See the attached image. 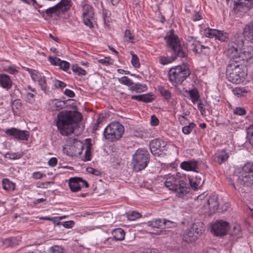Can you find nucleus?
Returning <instances> with one entry per match:
<instances>
[{
	"instance_id": "35",
	"label": "nucleus",
	"mask_w": 253,
	"mask_h": 253,
	"mask_svg": "<svg viewBox=\"0 0 253 253\" xmlns=\"http://www.w3.org/2000/svg\"><path fill=\"white\" fill-rule=\"evenodd\" d=\"M192 50L195 53H202V46L201 42L196 40H194L193 42L192 43Z\"/></svg>"
},
{
	"instance_id": "41",
	"label": "nucleus",
	"mask_w": 253,
	"mask_h": 253,
	"mask_svg": "<svg viewBox=\"0 0 253 253\" xmlns=\"http://www.w3.org/2000/svg\"><path fill=\"white\" fill-rule=\"evenodd\" d=\"M247 137L250 144L253 147V125H251L247 129Z\"/></svg>"
},
{
	"instance_id": "33",
	"label": "nucleus",
	"mask_w": 253,
	"mask_h": 253,
	"mask_svg": "<svg viewBox=\"0 0 253 253\" xmlns=\"http://www.w3.org/2000/svg\"><path fill=\"white\" fill-rule=\"evenodd\" d=\"M2 184L3 188L6 190H14L15 189V184L8 179H3Z\"/></svg>"
},
{
	"instance_id": "18",
	"label": "nucleus",
	"mask_w": 253,
	"mask_h": 253,
	"mask_svg": "<svg viewBox=\"0 0 253 253\" xmlns=\"http://www.w3.org/2000/svg\"><path fill=\"white\" fill-rule=\"evenodd\" d=\"M243 34L253 43V21L247 24L243 29Z\"/></svg>"
},
{
	"instance_id": "50",
	"label": "nucleus",
	"mask_w": 253,
	"mask_h": 253,
	"mask_svg": "<svg viewBox=\"0 0 253 253\" xmlns=\"http://www.w3.org/2000/svg\"><path fill=\"white\" fill-rule=\"evenodd\" d=\"M36 94L35 93L27 92L25 95V101L29 103H33L35 101V97Z\"/></svg>"
},
{
	"instance_id": "45",
	"label": "nucleus",
	"mask_w": 253,
	"mask_h": 253,
	"mask_svg": "<svg viewBox=\"0 0 253 253\" xmlns=\"http://www.w3.org/2000/svg\"><path fill=\"white\" fill-rule=\"evenodd\" d=\"M196 126V125L195 123L191 122L188 125L183 126L182 128V131L184 134H188Z\"/></svg>"
},
{
	"instance_id": "37",
	"label": "nucleus",
	"mask_w": 253,
	"mask_h": 253,
	"mask_svg": "<svg viewBox=\"0 0 253 253\" xmlns=\"http://www.w3.org/2000/svg\"><path fill=\"white\" fill-rule=\"evenodd\" d=\"M248 91L245 87H236L233 89V92L238 97L244 96Z\"/></svg>"
},
{
	"instance_id": "13",
	"label": "nucleus",
	"mask_w": 253,
	"mask_h": 253,
	"mask_svg": "<svg viewBox=\"0 0 253 253\" xmlns=\"http://www.w3.org/2000/svg\"><path fill=\"white\" fill-rule=\"evenodd\" d=\"M229 223L222 220L216 221L211 226V232L217 236H221L226 234L229 228Z\"/></svg>"
},
{
	"instance_id": "49",
	"label": "nucleus",
	"mask_w": 253,
	"mask_h": 253,
	"mask_svg": "<svg viewBox=\"0 0 253 253\" xmlns=\"http://www.w3.org/2000/svg\"><path fill=\"white\" fill-rule=\"evenodd\" d=\"M119 81L121 84L129 86L132 84V81L126 76H124L119 79Z\"/></svg>"
},
{
	"instance_id": "57",
	"label": "nucleus",
	"mask_w": 253,
	"mask_h": 253,
	"mask_svg": "<svg viewBox=\"0 0 253 253\" xmlns=\"http://www.w3.org/2000/svg\"><path fill=\"white\" fill-rule=\"evenodd\" d=\"M48 61L50 62V63L55 66H58V63L60 61V59L56 57H52L50 56H49L48 57Z\"/></svg>"
},
{
	"instance_id": "10",
	"label": "nucleus",
	"mask_w": 253,
	"mask_h": 253,
	"mask_svg": "<svg viewBox=\"0 0 253 253\" xmlns=\"http://www.w3.org/2000/svg\"><path fill=\"white\" fill-rule=\"evenodd\" d=\"M230 59L237 63L245 65L253 63V47L250 46L244 49L239 53L237 52L230 57Z\"/></svg>"
},
{
	"instance_id": "54",
	"label": "nucleus",
	"mask_w": 253,
	"mask_h": 253,
	"mask_svg": "<svg viewBox=\"0 0 253 253\" xmlns=\"http://www.w3.org/2000/svg\"><path fill=\"white\" fill-rule=\"evenodd\" d=\"M38 82L39 85L41 86L42 89L45 92L47 89V84L45 77H42L41 78H40Z\"/></svg>"
},
{
	"instance_id": "19",
	"label": "nucleus",
	"mask_w": 253,
	"mask_h": 253,
	"mask_svg": "<svg viewBox=\"0 0 253 253\" xmlns=\"http://www.w3.org/2000/svg\"><path fill=\"white\" fill-rule=\"evenodd\" d=\"M197 239L198 237L196 236L194 232L192 230L191 228L187 229L184 233L183 240L186 242H193Z\"/></svg>"
},
{
	"instance_id": "60",
	"label": "nucleus",
	"mask_w": 253,
	"mask_h": 253,
	"mask_svg": "<svg viewBox=\"0 0 253 253\" xmlns=\"http://www.w3.org/2000/svg\"><path fill=\"white\" fill-rule=\"evenodd\" d=\"M159 123V121L158 118L154 115H153L151 117L150 124L152 126H157Z\"/></svg>"
},
{
	"instance_id": "55",
	"label": "nucleus",
	"mask_w": 253,
	"mask_h": 253,
	"mask_svg": "<svg viewBox=\"0 0 253 253\" xmlns=\"http://www.w3.org/2000/svg\"><path fill=\"white\" fill-rule=\"evenodd\" d=\"M93 17H83V22L90 28L93 27L92 20Z\"/></svg>"
},
{
	"instance_id": "61",
	"label": "nucleus",
	"mask_w": 253,
	"mask_h": 253,
	"mask_svg": "<svg viewBox=\"0 0 253 253\" xmlns=\"http://www.w3.org/2000/svg\"><path fill=\"white\" fill-rule=\"evenodd\" d=\"M162 223H163V228H170L174 224V223L173 222L169 221V220H167L166 219L163 220Z\"/></svg>"
},
{
	"instance_id": "15",
	"label": "nucleus",
	"mask_w": 253,
	"mask_h": 253,
	"mask_svg": "<svg viewBox=\"0 0 253 253\" xmlns=\"http://www.w3.org/2000/svg\"><path fill=\"white\" fill-rule=\"evenodd\" d=\"M238 182L245 187H251L253 185V175L239 173Z\"/></svg>"
},
{
	"instance_id": "39",
	"label": "nucleus",
	"mask_w": 253,
	"mask_h": 253,
	"mask_svg": "<svg viewBox=\"0 0 253 253\" xmlns=\"http://www.w3.org/2000/svg\"><path fill=\"white\" fill-rule=\"evenodd\" d=\"M3 244L7 247H13L16 246L18 243L16 238H12L5 239L3 241Z\"/></svg>"
},
{
	"instance_id": "30",
	"label": "nucleus",
	"mask_w": 253,
	"mask_h": 253,
	"mask_svg": "<svg viewBox=\"0 0 253 253\" xmlns=\"http://www.w3.org/2000/svg\"><path fill=\"white\" fill-rule=\"evenodd\" d=\"M229 155L225 151L222 150L216 154V161L219 164H221L225 162L228 158Z\"/></svg>"
},
{
	"instance_id": "64",
	"label": "nucleus",
	"mask_w": 253,
	"mask_h": 253,
	"mask_svg": "<svg viewBox=\"0 0 253 253\" xmlns=\"http://www.w3.org/2000/svg\"><path fill=\"white\" fill-rule=\"evenodd\" d=\"M203 253H219V252L213 248H209L204 250Z\"/></svg>"
},
{
	"instance_id": "52",
	"label": "nucleus",
	"mask_w": 253,
	"mask_h": 253,
	"mask_svg": "<svg viewBox=\"0 0 253 253\" xmlns=\"http://www.w3.org/2000/svg\"><path fill=\"white\" fill-rule=\"evenodd\" d=\"M12 109L13 112H15V109L19 110L21 108V102L20 100L15 99L13 101L12 100Z\"/></svg>"
},
{
	"instance_id": "21",
	"label": "nucleus",
	"mask_w": 253,
	"mask_h": 253,
	"mask_svg": "<svg viewBox=\"0 0 253 253\" xmlns=\"http://www.w3.org/2000/svg\"><path fill=\"white\" fill-rule=\"evenodd\" d=\"M217 200V197L215 195H213L207 201L209 208L211 211H214L218 209L219 204Z\"/></svg>"
},
{
	"instance_id": "2",
	"label": "nucleus",
	"mask_w": 253,
	"mask_h": 253,
	"mask_svg": "<svg viewBox=\"0 0 253 253\" xmlns=\"http://www.w3.org/2000/svg\"><path fill=\"white\" fill-rule=\"evenodd\" d=\"M167 46L172 53L170 57L160 56V62L163 65H166L175 60L177 57L184 58L187 56V49L182 45L177 35L174 34L173 30H170L169 35L165 37Z\"/></svg>"
},
{
	"instance_id": "32",
	"label": "nucleus",
	"mask_w": 253,
	"mask_h": 253,
	"mask_svg": "<svg viewBox=\"0 0 253 253\" xmlns=\"http://www.w3.org/2000/svg\"><path fill=\"white\" fill-rule=\"evenodd\" d=\"M29 137V132L27 130H22L18 129L16 139L27 141Z\"/></svg>"
},
{
	"instance_id": "62",
	"label": "nucleus",
	"mask_w": 253,
	"mask_h": 253,
	"mask_svg": "<svg viewBox=\"0 0 253 253\" xmlns=\"http://www.w3.org/2000/svg\"><path fill=\"white\" fill-rule=\"evenodd\" d=\"M99 62L104 65H111L112 62H110V58L109 57H106L104 59L99 60Z\"/></svg>"
},
{
	"instance_id": "4",
	"label": "nucleus",
	"mask_w": 253,
	"mask_h": 253,
	"mask_svg": "<svg viewBox=\"0 0 253 253\" xmlns=\"http://www.w3.org/2000/svg\"><path fill=\"white\" fill-rule=\"evenodd\" d=\"M165 185L169 190L175 191L178 197L183 199L189 193L191 190L186 182L177 175L168 176L165 182Z\"/></svg>"
},
{
	"instance_id": "34",
	"label": "nucleus",
	"mask_w": 253,
	"mask_h": 253,
	"mask_svg": "<svg viewBox=\"0 0 253 253\" xmlns=\"http://www.w3.org/2000/svg\"><path fill=\"white\" fill-rule=\"evenodd\" d=\"M163 220L160 219H156L152 221L147 222V225L148 226H151L153 228H163Z\"/></svg>"
},
{
	"instance_id": "36",
	"label": "nucleus",
	"mask_w": 253,
	"mask_h": 253,
	"mask_svg": "<svg viewBox=\"0 0 253 253\" xmlns=\"http://www.w3.org/2000/svg\"><path fill=\"white\" fill-rule=\"evenodd\" d=\"M71 69L74 73H76L80 76H84L86 73V71L84 69L77 64L72 65Z\"/></svg>"
},
{
	"instance_id": "6",
	"label": "nucleus",
	"mask_w": 253,
	"mask_h": 253,
	"mask_svg": "<svg viewBox=\"0 0 253 253\" xmlns=\"http://www.w3.org/2000/svg\"><path fill=\"white\" fill-rule=\"evenodd\" d=\"M124 131V126L118 122H112L104 129L103 136L109 141L115 142L122 137Z\"/></svg>"
},
{
	"instance_id": "16",
	"label": "nucleus",
	"mask_w": 253,
	"mask_h": 253,
	"mask_svg": "<svg viewBox=\"0 0 253 253\" xmlns=\"http://www.w3.org/2000/svg\"><path fill=\"white\" fill-rule=\"evenodd\" d=\"M198 162L195 160L184 161L181 163L180 167L186 171L198 172Z\"/></svg>"
},
{
	"instance_id": "8",
	"label": "nucleus",
	"mask_w": 253,
	"mask_h": 253,
	"mask_svg": "<svg viewBox=\"0 0 253 253\" xmlns=\"http://www.w3.org/2000/svg\"><path fill=\"white\" fill-rule=\"evenodd\" d=\"M71 3V0H61L54 6L46 9L45 12L50 17H59L70 9Z\"/></svg>"
},
{
	"instance_id": "40",
	"label": "nucleus",
	"mask_w": 253,
	"mask_h": 253,
	"mask_svg": "<svg viewBox=\"0 0 253 253\" xmlns=\"http://www.w3.org/2000/svg\"><path fill=\"white\" fill-rule=\"evenodd\" d=\"M216 33H218V30L214 29L208 28L206 29L204 31V35L208 38H212L216 37L217 36Z\"/></svg>"
},
{
	"instance_id": "23",
	"label": "nucleus",
	"mask_w": 253,
	"mask_h": 253,
	"mask_svg": "<svg viewBox=\"0 0 253 253\" xmlns=\"http://www.w3.org/2000/svg\"><path fill=\"white\" fill-rule=\"evenodd\" d=\"M230 234L236 239L241 238L242 237V233L240 225L237 224H234Z\"/></svg>"
},
{
	"instance_id": "63",
	"label": "nucleus",
	"mask_w": 253,
	"mask_h": 253,
	"mask_svg": "<svg viewBox=\"0 0 253 253\" xmlns=\"http://www.w3.org/2000/svg\"><path fill=\"white\" fill-rule=\"evenodd\" d=\"M87 170L88 172L96 176H99L101 175V172L99 170H96L92 168H88L87 169Z\"/></svg>"
},
{
	"instance_id": "53",
	"label": "nucleus",
	"mask_w": 253,
	"mask_h": 253,
	"mask_svg": "<svg viewBox=\"0 0 253 253\" xmlns=\"http://www.w3.org/2000/svg\"><path fill=\"white\" fill-rule=\"evenodd\" d=\"M152 96V95L150 94H141V101H143L145 103L151 102L154 99Z\"/></svg>"
},
{
	"instance_id": "24",
	"label": "nucleus",
	"mask_w": 253,
	"mask_h": 253,
	"mask_svg": "<svg viewBox=\"0 0 253 253\" xmlns=\"http://www.w3.org/2000/svg\"><path fill=\"white\" fill-rule=\"evenodd\" d=\"M65 102L59 99H54L52 101L51 103V110H60L65 107Z\"/></svg>"
},
{
	"instance_id": "14",
	"label": "nucleus",
	"mask_w": 253,
	"mask_h": 253,
	"mask_svg": "<svg viewBox=\"0 0 253 253\" xmlns=\"http://www.w3.org/2000/svg\"><path fill=\"white\" fill-rule=\"evenodd\" d=\"M69 186L71 191L73 192L79 191L82 187H88L87 182L83 178L80 177H74L69 179L68 182Z\"/></svg>"
},
{
	"instance_id": "28",
	"label": "nucleus",
	"mask_w": 253,
	"mask_h": 253,
	"mask_svg": "<svg viewBox=\"0 0 253 253\" xmlns=\"http://www.w3.org/2000/svg\"><path fill=\"white\" fill-rule=\"evenodd\" d=\"M147 89V86L145 84H141L139 83L134 84L132 82V84L130 86V89L131 91L136 92H141L144 91Z\"/></svg>"
},
{
	"instance_id": "46",
	"label": "nucleus",
	"mask_w": 253,
	"mask_h": 253,
	"mask_svg": "<svg viewBox=\"0 0 253 253\" xmlns=\"http://www.w3.org/2000/svg\"><path fill=\"white\" fill-rule=\"evenodd\" d=\"M131 54L132 55L131 62L132 66L134 68H139L140 67V63L138 57L132 51H131Z\"/></svg>"
},
{
	"instance_id": "20",
	"label": "nucleus",
	"mask_w": 253,
	"mask_h": 253,
	"mask_svg": "<svg viewBox=\"0 0 253 253\" xmlns=\"http://www.w3.org/2000/svg\"><path fill=\"white\" fill-rule=\"evenodd\" d=\"M192 230L194 232L196 236L199 238L205 231L204 224L202 222L194 223L191 227Z\"/></svg>"
},
{
	"instance_id": "25",
	"label": "nucleus",
	"mask_w": 253,
	"mask_h": 253,
	"mask_svg": "<svg viewBox=\"0 0 253 253\" xmlns=\"http://www.w3.org/2000/svg\"><path fill=\"white\" fill-rule=\"evenodd\" d=\"M83 8L82 17H93L94 10L91 5L87 4H84Z\"/></svg>"
},
{
	"instance_id": "58",
	"label": "nucleus",
	"mask_w": 253,
	"mask_h": 253,
	"mask_svg": "<svg viewBox=\"0 0 253 253\" xmlns=\"http://www.w3.org/2000/svg\"><path fill=\"white\" fill-rule=\"evenodd\" d=\"M54 86L57 88L63 89L66 86V84L59 80H55L54 82Z\"/></svg>"
},
{
	"instance_id": "9",
	"label": "nucleus",
	"mask_w": 253,
	"mask_h": 253,
	"mask_svg": "<svg viewBox=\"0 0 253 253\" xmlns=\"http://www.w3.org/2000/svg\"><path fill=\"white\" fill-rule=\"evenodd\" d=\"M245 37L242 34H235L229 42L226 50V54L230 57L236 54L244 44Z\"/></svg>"
},
{
	"instance_id": "22",
	"label": "nucleus",
	"mask_w": 253,
	"mask_h": 253,
	"mask_svg": "<svg viewBox=\"0 0 253 253\" xmlns=\"http://www.w3.org/2000/svg\"><path fill=\"white\" fill-rule=\"evenodd\" d=\"M113 239L115 241H122L124 240L125 232L124 230L120 228L114 229L112 232Z\"/></svg>"
},
{
	"instance_id": "59",
	"label": "nucleus",
	"mask_w": 253,
	"mask_h": 253,
	"mask_svg": "<svg viewBox=\"0 0 253 253\" xmlns=\"http://www.w3.org/2000/svg\"><path fill=\"white\" fill-rule=\"evenodd\" d=\"M104 119V118L102 117V118H100L99 117L96 121V124L94 125L93 128H92V132L94 133L96 130H97L98 129V127H99L100 125L102 123L103 120Z\"/></svg>"
},
{
	"instance_id": "31",
	"label": "nucleus",
	"mask_w": 253,
	"mask_h": 253,
	"mask_svg": "<svg viewBox=\"0 0 253 253\" xmlns=\"http://www.w3.org/2000/svg\"><path fill=\"white\" fill-rule=\"evenodd\" d=\"M159 91L160 94L166 100L169 101L171 98V93L169 89H166L164 87L160 86L159 87Z\"/></svg>"
},
{
	"instance_id": "44",
	"label": "nucleus",
	"mask_w": 253,
	"mask_h": 253,
	"mask_svg": "<svg viewBox=\"0 0 253 253\" xmlns=\"http://www.w3.org/2000/svg\"><path fill=\"white\" fill-rule=\"evenodd\" d=\"M126 215L128 220L133 221L139 218L141 216L140 214L135 211H129L126 213Z\"/></svg>"
},
{
	"instance_id": "51",
	"label": "nucleus",
	"mask_w": 253,
	"mask_h": 253,
	"mask_svg": "<svg viewBox=\"0 0 253 253\" xmlns=\"http://www.w3.org/2000/svg\"><path fill=\"white\" fill-rule=\"evenodd\" d=\"M48 253H64V250L59 246H55L49 249Z\"/></svg>"
},
{
	"instance_id": "27",
	"label": "nucleus",
	"mask_w": 253,
	"mask_h": 253,
	"mask_svg": "<svg viewBox=\"0 0 253 253\" xmlns=\"http://www.w3.org/2000/svg\"><path fill=\"white\" fill-rule=\"evenodd\" d=\"M186 92H188L190 99L194 104L200 100V96L197 88H194Z\"/></svg>"
},
{
	"instance_id": "48",
	"label": "nucleus",
	"mask_w": 253,
	"mask_h": 253,
	"mask_svg": "<svg viewBox=\"0 0 253 253\" xmlns=\"http://www.w3.org/2000/svg\"><path fill=\"white\" fill-rule=\"evenodd\" d=\"M233 114L238 116H244L247 114V111L244 107H237L233 110Z\"/></svg>"
},
{
	"instance_id": "29",
	"label": "nucleus",
	"mask_w": 253,
	"mask_h": 253,
	"mask_svg": "<svg viewBox=\"0 0 253 253\" xmlns=\"http://www.w3.org/2000/svg\"><path fill=\"white\" fill-rule=\"evenodd\" d=\"M204 182V180L201 178H200V181L195 180L194 178L189 179L190 186L194 191L200 188L202 186Z\"/></svg>"
},
{
	"instance_id": "56",
	"label": "nucleus",
	"mask_w": 253,
	"mask_h": 253,
	"mask_svg": "<svg viewBox=\"0 0 253 253\" xmlns=\"http://www.w3.org/2000/svg\"><path fill=\"white\" fill-rule=\"evenodd\" d=\"M125 38L126 41L129 42H133L134 37L132 36L130 31L129 30H126L125 32Z\"/></svg>"
},
{
	"instance_id": "26",
	"label": "nucleus",
	"mask_w": 253,
	"mask_h": 253,
	"mask_svg": "<svg viewBox=\"0 0 253 253\" xmlns=\"http://www.w3.org/2000/svg\"><path fill=\"white\" fill-rule=\"evenodd\" d=\"M239 173L244 174L253 175V163H248L246 164Z\"/></svg>"
},
{
	"instance_id": "5",
	"label": "nucleus",
	"mask_w": 253,
	"mask_h": 253,
	"mask_svg": "<svg viewBox=\"0 0 253 253\" xmlns=\"http://www.w3.org/2000/svg\"><path fill=\"white\" fill-rule=\"evenodd\" d=\"M169 79L174 86L181 84L190 75V71L185 65H178L171 68L169 71Z\"/></svg>"
},
{
	"instance_id": "17",
	"label": "nucleus",
	"mask_w": 253,
	"mask_h": 253,
	"mask_svg": "<svg viewBox=\"0 0 253 253\" xmlns=\"http://www.w3.org/2000/svg\"><path fill=\"white\" fill-rule=\"evenodd\" d=\"M12 84V81L7 75L0 74V84L3 88L8 89L11 88Z\"/></svg>"
},
{
	"instance_id": "3",
	"label": "nucleus",
	"mask_w": 253,
	"mask_h": 253,
	"mask_svg": "<svg viewBox=\"0 0 253 253\" xmlns=\"http://www.w3.org/2000/svg\"><path fill=\"white\" fill-rule=\"evenodd\" d=\"M247 75L245 65L237 63L230 59L226 67V76L228 80L233 84H240L243 82Z\"/></svg>"
},
{
	"instance_id": "7",
	"label": "nucleus",
	"mask_w": 253,
	"mask_h": 253,
	"mask_svg": "<svg viewBox=\"0 0 253 253\" xmlns=\"http://www.w3.org/2000/svg\"><path fill=\"white\" fill-rule=\"evenodd\" d=\"M150 161V154L145 148L137 149L132 156V163L136 171L144 169L148 165Z\"/></svg>"
},
{
	"instance_id": "11",
	"label": "nucleus",
	"mask_w": 253,
	"mask_h": 253,
	"mask_svg": "<svg viewBox=\"0 0 253 253\" xmlns=\"http://www.w3.org/2000/svg\"><path fill=\"white\" fill-rule=\"evenodd\" d=\"M149 145L151 152L154 156H159L164 151L167 149L166 142L161 139L156 138L152 140Z\"/></svg>"
},
{
	"instance_id": "47",
	"label": "nucleus",
	"mask_w": 253,
	"mask_h": 253,
	"mask_svg": "<svg viewBox=\"0 0 253 253\" xmlns=\"http://www.w3.org/2000/svg\"><path fill=\"white\" fill-rule=\"evenodd\" d=\"M58 66H59L60 69L64 71H67L69 69L70 64L68 62L60 59Z\"/></svg>"
},
{
	"instance_id": "38",
	"label": "nucleus",
	"mask_w": 253,
	"mask_h": 253,
	"mask_svg": "<svg viewBox=\"0 0 253 253\" xmlns=\"http://www.w3.org/2000/svg\"><path fill=\"white\" fill-rule=\"evenodd\" d=\"M91 142L88 141L86 144V150L84 157V161H89L91 159Z\"/></svg>"
},
{
	"instance_id": "42",
	"label": "nucleus",
	"mask_w": 253,
	"mask_h": 253,
	"mask_svg": "<svg viewBox=\"0 0 253 253\" xmlns=\"http://www.w3.org/2000/svg\"><path fill=\"white\" fill-rule=\"evenodd\" d=\"M218 33H216L215 39L221 41L225 42L228 38V34L226 32H224L223 31L218 30Z\"/></svg>"
},
{
	"instance_id": "12",
	"label": "nucleus",
	"mask_w": 253,
	"mask_h": 253,
	"mask_svg": "<svg viewBox=\"0 0 253 253\" xmlns=\"http://www.w3.org/2000/svg\"><path fill=\"white\" fill-rule=\"evenodd\" d=\"M253 7V0H235L233 10L236 14L246 13Z\"/></svg>"
},
{
	"instance_id": "43",
	"label": "nucleus",
	"mask_w": 253,
	"mask_h": 253,
	"mask_svg": "<svg viewBox=\"0 0 253 253\" xmlns=\"http://www.w3.org/2000/svg\"><path fill=\"white\" fill-rule=\"evenodd\" d=\"M5 133L8 136L12 137L16 139V136L18 133V129L15 127L6 129L4 130Z\"/></svg>"
},
{
	"instance_id": "1",
	"label": "nucleus",
	"mask_w": 253,
	"mask_h": 253,
	"mask_svg": "<svg viewBox=\"0 0 253 253\" xmlns=\"http://www.w3.org/2000/svg\"><path fill=\"white\" fill-rule=\"evenodd\" d=\"M82 120L80 113L64 110L58 114L56 125L60 133L62 135L67 136L73 133L75 127Z\"/></svg>"
}]
</instances>
